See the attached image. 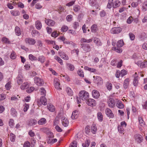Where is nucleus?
I'll use <instances>...</instances> for the list:
<instances>
[{
	"label": "nucleus",
	"mask_w": 147,
	"mask_h": 147,
	"mask_svg": "<svg viewBox=\"0 0 147 147\" xmlns=\"http://www.w3.org/2000/svg\"><path fill=\"white\" fill-rule=\"evenodd\" d=\"M80 98L83 100H87L89 97V93L84 90L81 91L79 93Z\"/></svg>",
	"instance_id": "nucleus-1"
},
{
	"label": "nucleus",
	"mask_w": 147,
	"mask_h": 147,
	"mask_svg": "<svg viewBox=\"0 0 147 147\" xmlns=\"http://www.w3.org/2000/svg\"><path fill=\"white\" fill-rule=\"evenodd\" d=\"M94 78V82L96 84L97 86L102 85L103 83V80L99 76H97L95 77V76H93Z\"/></svg>",
	"instance_id": "nucleus-2"
},
{
	"label": "nucleus",
	"mask_w": 147,
	"mask_h": 147,
	"mask_svg": "<svg viewBox=\"0 0 147 147\" xmlns=\"http://www.w3.org/2000/svg\"><path fill=\"white\" fill-rule=\"evenodd\" d=\"M35 83L37 85L42 86L44 84L43 80L41 78L35 76L34 78Z\"/></svg>",
	"instance_id": "nucleus-3"
},
{
	"label": "nucleus",
	"mask_w": 147,
	"mask_h": 147,
	"mask_svg": "<svg viewBox=\"0 0 147 147\" xmlns=\"http://www.w3.org/2000/svg\"><path fill=\"white\" fill-rule=\"evenodd\" d=\"M25 41L26 44L29 45H33L36 43L35 40L31 38H25Z\"/></svg>",
	"instance_id": "nucleus-4"
},
{
	"label": "nucleus",
	"mask_w": 147,
	"mask_h": 147,
	"mask_svg": "<svg viewBox=\"0 0 147 147\" xmlns=\"http://www.w3.org/2000/svg\"><path fill=\"white\" fill-rule=\"evenodd\" d=\"M122 30L120 27H115L112 28L110 30V32L112 34H118L120 33Z\"/></svg>",
	"instance_id": "nucleus-5"
},
{
	"label": "nucleus",
	"mask_w": 147,
	"mask_h": 147,
	"mask_svg": "<svg viewBox=\"0 0 147 147\" xmlns=\"http://www.w3.org/2000/svg\"><path fill=\"white\" fill-rule=\"evenodd\" d=\"M134 138L136 141L138 143H140L143 141L142 136L139 134H135L134 136Z\"/></svg>",
	"instance_id": "nucleus-6"
},
{
	"label": "nucleus",
	"mask_w": 147,
	"mask_h": 147,
	"mask_svg": "<svg viewBox=\"0 0 147 147\" xmlns=\"http://www.w3.org/2000/svg\"><path fill=\"white\" fill-rule=\"evenodd\" d=\"M54 83L55 88L56 89L59 90L61 89V88L60 86V82L59 79L57 78L55 79Z\"/></svg>",
	"instance_id": "nucleus-7"
},
{
	"label": "nucleus",
	"mask_w": 147,
	"mask_h": 147,
	"mask_svg": "<svg viewBox=\"0 0 147 147\" xmlns=\"http://www.w3.org/2000/svg\"><path fill=\"white\" fill-rule=\"evenodd\" d=\"M86 103L88 105L90 106H95L96 105L95 100L92 98L88 99Z\"/></svg>",
	"instance_id": "nucleus-8"
},
{
	"label": "nucleus",
	"mask_w": 147,
	"mask_h": 147,
	"mask_svg": "<svg viewBox=\"0 0 147 147\" xmlns=\"http://www.w3.org/2000/svg\"><path fill=\"white\" fill-rule=\"evenodd\" d=\"M61 119L62 125L65 127L67 126L69 124V122L67 118L65 117H62Z\"/></svg>",
	"instance_id": "nucleus-9"
},
{
	"label": "nucleus",
	"mask_w": 147,
	"mask_h": 147,
	"mask_svg": "<svg viewBox=\"0 0 147 147\" xmlns=\"http://www.w3.org/2000/svg\"><path fill=\"white\" fill-rule=\"evenodd\" d=\"M45 22L46 24L49 26H53L55 24V21L51 19H45Z\"/></svg>",
	"instance_id": "nucleus-10"
},
{
	"label": "nucleus",
	"mask_w": 147,
	"mask_h": 147,
	"mask_svg": "<svg viewBox=\"0 0 147 147\" xmlns=\"http://www.w3.org/2000/svg\"><path fill=\"white\" fill-rule=\"evenodd\" d=\"M107 103L109 107L111 108H113L115 106V100L114 99L110 98L107 101Z\"/></svg>",
	"instance_id": "nucleus-11"
},
{
	"label": "nucleus",
	"mask_w": 147,
	"mask_h": 147,
	"mask_svg": "<svg viewBox=\"0 0 147 147\" xmlns=\"http://www.w3.org/2000/svg\"><path fill=\"white\" fill-rule=\"evenodd\" d=\"M105 112L107 115L108 117L111 118H113L114 117V115L110 109L109 108L106 109Z\"/></svg>",
	"instance_id": "nucleus-12"
},
{
	"label": "nucleus",
	"mask_w": 147,
	"mask_h": 147,
	"mask_svg": "<svg viewBox=\"0 0 147 147\" xmlns=\"http://www.w3.org/2000/svg\"><path fill=\"white\" fill-rule=\"evenodd\" d=\"M92 97L95 98H99L100 94L99 92L96 90H93L92 92Z\"/></svg>",
	"instance_id": "nucleus-13"
},
{
	"label": "nucleus",
	"mask_w": 147,
	"mask_h": 147,
	"mask_svg": "<svg viewBox=\"0 0 147 147\" xmlns=\"http://www.w3.org/2000/svg\"><path fill=\"white\" fill-rule=\"evenodd\" d=\"M58 53L60 56L63 59L68 60L69 59L68 56L65 53L61 51H59Z\"/></svg>",
	"instance_id": "nucleus-14"
},
{
	"label": "nucleus",
	"mask_w": 147,
	"mask_h": 147,
	"mask_svg": "<svg viewBox=\"0 0 147 147\" xmlns=\"http://www.w3.org/2000/svg\"><path fill=\"white\" fill-rule=\"evenodd\" d=\"M94 42L97 46H101L102 45V43L100 39L94 37L93 38Z\"/></svg>",
	"instance_id": "nucleus-15"
},
{
	"label": "nucleus",
	"mask_w": 147,
	"mask_h": 147,
	"mask_svg": "<svg viewBox=\"0 0 147 147\" xmlns=\"http://www.w3.org/2000/svg\"><path fill=\"white\" fill-rule=\"evenodd\" d=\"M17 81L18 84L20 85L21 84L24 80L23 76L21 75H19L17 78Z\"/></svg>",
	"instance_id": "nucleus-16"
},
{
	"label": "nucleus",
	"mask_w": 147,
	"mask_h": 147,
	"mask_svg": "<svg viewBox=\"0 0 147 147\" xmlns=\"http://www.w3.org/2000/svg\"><path fill=\"white\" fill-rule=\"evenodd\" d=\"M130 80L129 78H126L125 79L123 82V87L125 89L127 88L129 84Z\"/></svg>",
	"instance_id": "nucleus-17"
},
{
	"label": "nucleus",
	"mask_w": 147,
	"mask_h": 147,
	"mask_svg": "<svg viewBox=\"0 0 147 147\" xmlns=\"http://www.w3.org/2000/svg\"><path fill=\"white\" fill-rule=\"evenodd\" d=\"M82 48L86 52H88L90 50V47L89 45L86 44H83L82 45Z\"/></svg>",
	"instance_id": "nucleus-18"
},
{
	"label": "nucleus",
	"mask_w": 147,
	"mask_h": 147,
	"mask_svg": "<svg viewBox=\"0 0 147 147\" xmlns=\"http://www.w3.org/2000/svg\"><path fill=\"white\" fill-rule=\"evenodd\" d=\"M37 123V121L35 119H31L29 120L28 124L30 126L35 125Z\"/></svg>",
	"instance_id": "nucleus-19"
},
{
	"label": "nucleus",
	"mask_w": 147,
	"mask_h": 147,
	"mask_svg": "<svg viewBox=\"0 0 147 147\" xmlns=\"http://www.w3.org/2000/svg\"><path fill=\"white\" fill-rule=\"evenodd\" d=\"M78 111H75L72 112L71 118L72 119H77L78 117Z\"/></svg>",
	"instance_id": "nucleus-20"
},
{
	"label": "nucleus",
	"mask_w": 147,
	"mask_h": 147,
	"mask_svg": "<svg viewBox=\"0 0 147 147\" xmlns=\"http://www.w3.org/2000/svg\"><path fill=\"white\" fill-rule=\"evenodd\" d=\"M35 25L36 28L38 30H40L42 28L41 23L39 20H37L36 22Z\"/></svg>",
	"instance_id": "nucleus-21"
},
{
	"label": "nucleus",
	"mask_w": 147,
	"mask_h": 147,
	"mask_svg": "<svg viewBox=\"0 0 147 147\" xmlns=\"http://www.w3.org/2000/svg\"><path fill=\"white\" fill-rule=\"evenodd\" d=\"M29 86V84L27 82L24 83L20 86V88L22 90L26 89Z\"/></svg>",
	"instance_id": "nucleus-22"
},
{
	"label": "nucleus",
	"mask_w": 147,
	"mask_h": 147,
	"mask_svg": "<svg viewBox=\"0 0 147 147\" xmlns=\"http://www.w3.org/2000/svg\"><path fill=\"white\" fill-rule=\"evenodd\" d=\"M65 91L67 94L69 96H72L73 95V92L71 88L68 87L65 88Z\"/></svg>",
	"instance_id": "nucleus-23"
},
{
	"label": "nucleus",
	"mask_w": 147,
	"mask_h": 147,
	"mask_svg": "<svg viewBox=\"0 0 147 147\" xmlns=\"http://www.w3.org/2000/svg\"><path fill=\"white\" fill-rule=\"evenodd\" d=\"M116 106L119 109H123L124 107V105L121 101L118 100L116 104Z\"/></svg>",
	"instance_id": "nucleus-24"
},
{
	"label": "nucleus",
	"mask_w": 147,
	"mask_h": 147,
	"mask_svg": "<svg viewBox=\"0 0 147 147\" xmlns=\"http://www.w3.org/2000/svg\"><path fill=\"white\" fill-rule=\"evenodd\" d=\"M15 31L16 35L19 36L21 34V31L20 28L18 26L15 27Z\"/></svg>",
	"instance_id": "nucleus-25"
},
{
	"label": "nucleus",
	"mask_w": 147,
	"mask_h": 147,
	"mask_svg": "<svg viewBox=\"0 0 147 147\" xmlns=\"http://www.w3.org/2000/svg\"><path fill=\"white\" fill-rule=\"evenodd\" d=\"M47 122L46 119L44 118H42L38 122V123L39 125H43L45 124Z\"/></svg>",
	"instance_id": "nucleus-26"
},
{
	"label": "nucleus",
	"mask_w": 147,
	"mask_h": 147,
	"mask_svg": "<svg viewBox=\"0 0 147 147\" xmlns=\"http://www.w3.org/2000/svg\"><path fill=\"white\" fill-rule=\"evenodd\" d=\"M47 108L49 111L51 112H54L55 110V107L52 104H48Z\"/></svg>",
	"instance_id": "nucleus-27"
},
{
	"label": "nucleus",
	"mask_w": 147,
	"mask_h": 147,
	"mask_svg": "<svg viewBox=\"0 0 147 147\" xmlns=\"http://www.w3.org/2000/svg\"><path fill=\"white\" fill-rule=\"evenodd\" d=\"M40 101L42 104L45 105L47 104V100L44 96H42L40 97Z\"/></svg>",
	"instance_id": "nucleus-28"
},
{
	"label": "nucleus",
	"mask_w": 147,
	"mask_h": 147,
	"mask_svg": "<svg viewBox=\"0 0 147 147\" xmlns=\"http://www.w3.org/2000/svg\"><path fill=\"white\" fill-rule=\"evenodd\" d=\"M37 60L41 63H42L44 62L45 60V58L43 55L40 56L38 57Z\"/></svg>",
	"instance_id": "nucleus-29"
},
{
	"label": "nucleus",
	"mask_w": 147,
	"mask_h": 147,
	"mask_svg": "<svg viewBox=\"0 0 147 147\" xmlns=\"http://www.w3.org/2000/svg\"><path fill=\"white\" fill-rule=\"evenodd\" d=\"M97 127L95 124H93L91 127V131L93 134H95L97 131Z\"/></svg>",
	"instance_id": "nucleus-30"
},
{
	"label": "nucleus",
	"mask_w": 147,
	"mask_h": 147,
	"mask_svg": "<svg viewBox=\"0 0 147 147\" xmlns=\"http://www.w3.org/2000/svg\"><path fill=\"white\" fill-rule=\"evenodd\" d=\"M138 121L140 125L142 127H144L145 126V123L142 117H139L138 118Z\"/></svg>",
	"instance_id": "nucleus-31"
},
{
	"label": "nucleus",
	"mask_w": 147,
	"mask_h": 147,
	"mask_svg": "<svg viewBox=\"0 0 147 147\" xmlns=\"http://www.w3.org/2000/svg\"><path fill=\"white\" fill-rule=\"evenodd\" d=\"M84 69L85 70H87L91 72H96V69L94 68H92L90 67H89L87 66H85L84 67Z\"/></svg>",
	"instance_id": "nucleus-32"
},
{
	"label": "nucleus",
	"mask_w": 147,
	"mask_h": 147,
	"mask_svg": "<svg viewBox=\"0 0 147 147\" xmlns=\"http://www.w3.org/2000/svg\"><path fill=\"white\" fill-rule=\"evenodd\" d=\"M10 13L13 16H19L20 14V12L17 10H12L10 11Z\"/></svg>",
	"instance_id": "nucleus-33"
},
{
	"label": "nucleus",
	"mask_w": 147,
	"mask_h": 147,
	"mask_svg": "<svg viewBox=\"0 0 147 147\" xmlns=\"http://www.w3.org/2000/svg\"><path fill=\"white\" fill-rule=\"evenodd\" d=\"M67 66L68 69H69L70 71H73L74 69V65L71 63H67Z\"/></svg>",
	"instance_id": "nucleus-34"
},
{
	"label": "nucleus",
	"mask_w": 147,
	"mask_h": 147,
	"mask_svg": "<svg viewBox=\"0 0 147 147\" xmlns=\"http://www.w3.org/2000/svg\"><path fill=\"white\" fill-rule=\"evenodd\" d=\"M124 44L123 40H120L118 41L117 43V46L119 48L122 47Z\"/></svg>",
	"instance_id": "nucleus-35"
},
{
	"label": "nucleus",
	"mask_w": 147,
	"mask_h": 147,
	"mask_svg": "<svg viewBox=\"0 0 147 147\" xmlns=\"http://www.w3.org/2000/svg\"><path fill=\"white\" fill-rule=\"evenodd\" d=\"M142 10L145 11L147 10V1L144 2L142 7Z\"/></svg>",
	"instance_id": "nucleus-36"
},
{
	"label": "nucleus",
	"mask_w": 147,
	"mask_h": 147,
	"mask_svg": "<svg viewBox=\"0 0 147 147\" xmlns=\"http://www.w3.org/2000/svg\"><path fill=\"white\" fill-rule=\"evenodd\" d=\"M54 59L60 63L61 65L63 64L62 60L59 57L55 56H54Z\"/></svg>",
	"instance_id": "nucleus-37"
},
{
	"label": "nucleus",
	"mask_w": 147,
	"mask_h": 147,
	"mask_svg": "<svg viewBox=\"0 0 147 147\" xmlns=\"http://www.w3.org/2000/svg\"><path fill=\"white\" fill-rule=\"evenodd\" d=\"M10 141L12 142H15L16 139V136L15 135L12 133H11L10 134Z\"/></svg>",
	"instance_id": "nucleus-38"
},
{
	"label": "nucleus",
	"mask_w": 147,
	"mask_h": 147,
	"mask_svg": "<svg viewBox=\"0 0 147 147\" xmlns=\"http://www.w3.org/2000/svg\"><path fill=\"white\" fill-rule=\"evenodd\" d=\"M97 117L99 121L101 122L102 121L103 116L101 112H98V113Z\"/></svg>",
	"instance_id": "nucleus-39"
},
{
	"label": "nucleus",
	"mask_w": 147,
	"mask_h": 147,
	"mask_svg": "<svg viewBox=\"0 0 147 147\" xmlns=\"http://www.w3.org/2000/svg\"><path fill=\"white\" fill-rule=\"evenodd\" d=\"M28 57L30 60L32 61H36L37 60V58L32 54H30L29 55Z\"/></svg>",
	"instance_id": "nucleus-40"
},
{
	"label": "nucleus",
	"mask_w": 147,
	"mask_h": 147,
	"mask_svg": "<svg viewBox=\"0 0 147 147\" xmlns=\"http://www.w3.org/2000/svg\"><path fill=\"white\" fill-rule=\"evenodd\" d=\"M106 87L108 90H111L112 88V85L109 82H107L106 84Z\"/></svg>",
	"instance_id": "nucleus-41"
},
{
	"label": "nucleus",
	"mask_w": 147,
	"mask_h": 147,
	"mask_svg": "<svg viewBox=\"0 0 147 147\" xmlns=\"http://www.w3.org/2000/svg\"><path fill=\"white\" fill-rule=\"evenodd\" d=\"M90 141L89 140L86 141L85 143L82 144V146L83 147H88L90 145Z\"/></svg>",
	"instance_id": "nucleus-42"
},
{
	"label": "nucleus",
	"mask_w": 147,
	"mask_h": 147,
	"mask_svg": "<svg viewBox=\"0 0 147 147\" xmlns=\"http://www.w3.org/2000/svg\"><path fill=\"white\" fill-rule=\"evenodd\" d=\"M1 40L3 42L9 44L11 43L9 40L6 37H4L3 38H2Z\"/></svg>",
	"instance_id": "nucleus-43"
},
{
	"label": "nucleus",
	"mask_w": 147,
	"mask_h": 147,
	"mask_svg": "<svg viewBox=\"0 0 147 147\" xmlns=\"http://www.w3.org/2000/svg\"><path fill=\"white\" fill-rule=\"evenodd\" d=\"M59 117L57 116L55 117L53 123L54 125H57L59 124Z\"/></svg>",
	"instance_id": "nucleus-44"
},
{
	"label": "nucleus",
	"mask_w": 147,
	"mask_h": 147,
	"mask_svg": "<svg viewBox=\"0 0 147 147\" xmlns=\"http://www.w3.org/2000/svg\"><path fill=\"white\" fill-rule=\"evenodd\" d=\"M97 26L95 24L93 25L91 27V30L92 32H95L97 29Z\"/></svg>",
	"instance_id": "nucleus-45"
},
{
	"label": "nucleus",
	"mask_w": 147,
	"mask_h": 147,
	"mask_svg": "<svg viewBox=\"0 0 147 147\" xmlns=\"http://www.w3.org/2000/svg\"><path fill=\"white\" fill-rule=\"evenodd\" d=\"M140 55L139 53H135L133 55L132 57L135 60L138 59L140 58Z\"/></svg>",
	"instance_id": "nucleus-46"
},
{
	"label": "nucleus",
	"mask_w": 147,
	"mask_h": 147,
	"mask_svg": "<svg viewBox=\"0 0 147 147\" xmlns=\"http://www.w3.org/2000/svg\"><path fill=\"white\" fill-rule=\"evenodd\" d=\"M138 76L134 77V80L133 81V83L134 86H137L138 84Z\"/></svg>",
	"instance_id": "nucleus-47"
},
{
	"label": "nucleus",
	"mask_w": 147,
	"mask_h": 147,
	"mask_svg": "<svg viewBox=\"0 0 147 147\" xmlns=\"http://www.w3.org/2000/svg\"><path fill=\"white\" fill-rule=\"evenodd\" d=\"M77 73L80 77L82 78L84 77V72L81 69H79L77 71Z\"/></svg>",
	"instance_id": "nucleus-48"
},
{
	"label": "nucleus",
	"mask_w": 147,
	"mask_h": 147,
	"mask_svg": "<svg viewBox=\"0 0 147 147\" xmlns=\"http://www.w3.org/2000/svg\"><path fill=\"white\" fill-rule=\"evenodd\" d=\"M24 108L23 109L24 111V112H26L28 110L29 107V105L28 104L25 103L24 105Z\"/></svg>",
	"instance_id": "nucleus-49"
},
{
	"label": "nucleus",
	"mask_w": 147,
	"mask_h": 147,
	"mask_svg": "<svg viewBox=\"0 0 147 147\" xmlns=\"http://www.w3.org/2000/svg\"><path fill=\"white\" fill-rule=\"evenodd\" d=\"M41 90V94L42 95L44 96H45L46 95V91L45 90V89L44 88H40Z\"/></svg>",
	"instance_id": "nucleus-50"
},
{
	"label": "nucleus",
	"mask_w": 147,
	"mask_h": 147,
	"mask_svg": "<svg viewBox=\"0 0 147 147\" xmlns=\"http://www.w3.org/2000/svg\"><path fill=\"white\" fill-rule=\"evenodd\" d=\"M68 29V27L65 25L62 26L61 28V30L62 32H66Z\"/></svg>",
	"instance_id": "nucleus-51"
},
{
	"label": "nucleus",
	"mask_w": 147,
	"mask_h": 147,
	"mask_svg": "<svg viewBox=\"0 0 147 147\" xmlns=\"http://www.w3.org/2000/svg\"><path fill=\"white\" fill-rule=\"evenodd\" d=\"M16 55L15 53L12 51L10 55V58L12 59H14L16 58Z\"/></svg>",
	"instance_id": "nucleus-52"
},
{
	"label": "nucleus",
	"mask_w": 147,
	"mask_h": 147,
	"mask_svg": "<svg viewBox=\"0 0 147 147\" xmlns=\"http://www.w3.org/2000/svg\"><path fill=\"white\" fill-rule=\"evenodd\" d=\"M120 3L119 1H117L115 2L113 6V8H116L119 7L120 5Z\"/></svg>",
	"instance_id": "nucleus-53"
},
{
	"label": "nucleus",
	"mask_w": 147,
	"mask_h": 147,
	"mask_svg": "<svg viewBox=\"0 0 147 147\" xmlns=\"http://www.w3.org/2000/svg\"><path fill=\"white\" fill-rule=\"evenodd\" d=\"M121 74V76L123 77L125 75L127 74V71L125 69H123L121 70L120 72Z\"/></svg>",
	"instance_id": "nucleus-54"
},
{
	"label": "nucleus",
	"mask_w": 147,
	"mask_h": 147,
	"mask_svg": "<svg viewBox=\"0 0 147 147\" xmlns=\"http://www.w3.org/2000/svg\"><path fill=\"white\" fill-rule=\"evenodd\" d=\"M73 9L75 12H77L80 10V7L79 6L75 5L73 7Z\"/></svg>",
	"instance_id": "nucleus-55"
},
{
	"label": "nucleus",
	"mask_w": 147,
	"mask_h": 147,
	"mask_svg": "<svg viewBox=\"0 0 147 147\" xmlns=\"http://www.w3.org/2000/svg\"><path fill=\"white\" fill-rule=\"evenodd\" d=\"M113 0H109L107 7L109 9H110L112 5Z\"/></svg>",
	"instance_id": "nucleus-56"
},
{
	"label": "nucleus",
	"mask_w": 147,
	"mask_h": 147,
	"mask_svg": "<svg viewBox=\"0 0 147 147\" xmlns=\"http://www.w3.org/2000/svg\"><path fill=\"white\" fill-rule=\"evenodd\" d=\"M32 34L33 36H39L40 35V33L37 31L36 30H33L32 32Z\"/></svg>",
	"instance_id": "nucleus-57"
},
{
	"label": "nucleus",
	"mask_w": 147,
	"mask_h": 147,
	"mask_svg": "<svg viewBox=\"0 0 147 147\" xmlns=\"http://www.w3.org/2000/svg\"><path fill=\"white\" fill-rule=\"evenodd\" d=\"M77 142L76 141H74L73 142L71 143L69 147H77Z\"/></svg>",
	"instance_id": "nucleus-58"
},
{
	"label": "nucleus",
	"mask_w": 147,
	"mask_h": 147,
	"mask_svg": "<svg viewBox=\"0 0 147 147\" xmlns=\"http://www.w3.org/2000/svg\"><path fill=\"white\" fill-rule=\"evenodd\" d=\"M90 127L88 125H87L86 127L85 130V132L86 134H88L90 132Z\"/></svg>",
	"instance_id": "nucleus-59"
},
{
	"label": "nucleus",
	"mask_w": 147,
	"mask_h": 147,
	"mask_svg": "<svg viewBox=\"0 0 147 147\" xmlns=\"http://www.w3.org/2000/svg\"><path fill=\"white\" fill-rule=\"evenodd\" d=\"M11 114L14 116L16 115V112L14 108H12L11 109Z\"/></svg>",
	"instance_id": "nucleus-60"
},
{
	"label": "nucleus",
	"mask_w": 147,
	"mask_h": 147,
	"mask_svg": "<svg viewBox=\"0 0 147 147\" xmlns=\"http://www.w3.org/2000/svg\"><path fill=\"white\" fill-rule=\"evenodd\" d=\"M30 142L26 141L24 143L23 146L24 147H30Z\"/></svg>",
	"instance_id": "nucleus-61"
},
{
	"label": "nucleus",
	"mask_w": 147,
	"mask_h": 147,
	"mask_svg": "<svg viewBox=\"0 0 147 147\" xmlns=\"http://www.w3.org/2000/svg\"><path fill=\"white\" fill-rule=\"evenodd\" d=\"M5 86L7 90H9L11 88V82H8L6 84Z\"/></svg>",
	"instance_id": "nucleus-62"
},
{
	"label": "nucleus",
	"mask_w": 147,
	"mask_h": 147,
	"mask_svg": "<svg viewBox=\"0 0 147 147\" xmlns=\"http://www.w3.org/2000/svg\"><path fill=\"white\" fill-rule=\"evenodd\" d=\"M6 97V95L4 94H0V101L4 100L5 98Z\"/></svg>",
	"instance_id": "nucleus-63"
},
{
	"label": "nucleus",
	"mask_w": 147,
	"mask_h": 147,
	"mask_svg": "<svg viewBox=\"0 0 147 147\" xmlns=\"http://www.w3.org/2000/svg\"><path fill=\"white\" fill-rule=\"evenodd\" d=\"M9 124L11 127H12L14 125V120L13 119H10L9 122Z\"/></svg>",
	"instance_id": "nucleus-64"
}]
</instances>
